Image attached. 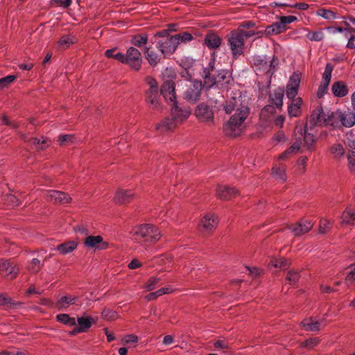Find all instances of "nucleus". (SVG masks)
Wrapping results in <instances>:
<instances>
[{"label":"nucleus","mask_w":355,"mask_h":355,"mask_svg":"<svg viewBox=\"0 0 355 355\" xmlns=\"http://www.w3.org/2000/svg\"><path fill=\"white\" fill-rule=\"evenodd\" d=\"M144 82L146 86L145 102L148 107L153 110H161L162 105L158 82L151 76H146Z\"/></svg>","instance_id":"obj_1"},{"label":"nucleus","mask_w":355,"mask_h":355,"mask_svg":"<svg viewBox=\"0 0 355 355\" xmlns=\"http://www.w3.org/2000/svg\"><path fill=\"white\" fill-rule=\"evenodd\" d=\"M132 238L137 242L155 243L162 237L159 230L152 224H141L135 227L132 232Z\"/></svg>","instance_id":"obj_2"},{"label":"nucleus","mask_w":355,"mask_h":355,"mask_svg":"<svg viewBox=\"0 0 355 355\" xmlns=\"http://www.w3.org/2000/svg\"><path fill=\"white\" fill-rule=\"evenodd\" d=\"M251 63L256 71H262L271 77L277 70L279 60L275 55L270 60H268L266 56L254 55L252 58Z\"/></svg>","instance_id":"obj_3"},{"label":"nucleus","mask_w":355,"mask_h":355,"mask_svg":"<svg viewBox=\"0 0 355 355\" xmlns=\"http://www.w3.org/2000/svg\"><path fill=\"white\" fill-rule=\"evenodd\" d=\"M168 74V78L164 79L159 89L160 96L162 95L166 101L170 102L171 104L176 101V94L175 90V83L173 78L175 77V73L166 69L164 73V76Z\"/></svg>","instance_id":"obj_4"},{"label":"nucleus","mask_w":355,"mask_h":355,"mask_svg":"<svg viewBox=\"0 0 355 355\" xmlns=\"http://www.w3.org/2000/svg\"><path fill=\"white\" fill-rule=\"evenodd\" d=\"M142 56L141 52L134 46L129 47L126 53L123 54L122 64H127L135 71H139L141 68Z\"/></svg>","instance_id":"obj_5"},{"label":"nucleus","mask_w":355,"mask_h":355,"mask_svg":"<svg viewBox=\"0 0 355 355\" xmlns=\"http://www.w3.org/2000/svg\"><path fill=\"white\" fill-rule=\"evenodd\" d=\"M244 44L245 40L237 30L230 32L228 35V44L230 46L234 58H237L239 55L243 54Z\"/></svg>","instance_id":"obj_6"},{"label":"nucleus","mask_w":355,"mask_h":355,"mask_svg":"<svg viewBox=\"0 0 355 355\" xmlns=\"http://www.w3.org/2000/svg\"><path fill=\"white\" fill-rule=\"evenodd\" d=\"M194 114L200 122L209 125L214 124V114L213 110L206 103L199 104L195 109Z\"/></svg>","instance_id":"obj_7"},{"label":"nucleus","mask_w":355,"mask_h":355,"mask_svg":"<svg viewBox=\"0 0 355 355\" xmlns=\"http://www.w3.org/2000/svg\"><path fill=\"white\" fill-rule=\"evenodd\" d=\"M19 269L17 265L8 259H0V275L9 279L17 277Z\"/></svg>","instance_id":"obj_8"},{"label":"nucleus","mask_w":355,"mask_h":355,"mask_svg":"<svg viewBox=\"0 0 355 355\" xmlns=\"http://www.w3.org/2000/svg\"><path fill=\"white\" fill-rule=\"evenodd\" d=\"M334 69V66L332 64L328 62L326 64L324 71L322 75V81L317 92V96L318 98L323 97L327 93Z\"/></svg>","instance_id":"obj_9"},{"label":"nucleus","mask_w":355,"mask_h":355,"mask_svg":"<svg viewBox=\"0 0 355 355\" xmlns=\"http://www.w3.org/2000/svg\"><path fill=\"white\" fill-rule=\"evenodd\" d=\"M202 88L201 81L195 80L191 82L184 93V99L191 103H196L200 99Z\"/></svg>","instance_id":"obj_10"},{"label":"nucleus","mask_w":355,"mask_h":355,"mask_svg":"<svg viewBox=\"0 0 355 355\" xmlns=\"http://www.w3.org/2000/svg\"><path fill=\"white\" fill-rule=\"evenodd\" d=\"M83 244L87 248L103 250L109 247V243L100 235H89L84 239Z\"/></svg>","instance_id":"obj_11"},{"label":"nucleus","mask_w":355,"mask_h":355,"mask_svg":"<svg viewBox=\"0 0 355 355\" xmlns=\"http://www.w3.org/2000/svg\"><path fill=\"white\" fill-rule=\"evenodd\" d=\"M44 197L47 201L55 204L69 203L71 200V198L67 193L56 190L47 191L44 193Z\"/></svg>","instance_id":"obj_12"},{"label":"nucleus","mask_w":355,"mask_h":355,"mask_svg":"<svg viewBox=\"0 0 355 355\" xmlns=\"http://www.w3.org/2000/svg\"><path fill=\"white\" fill-rule=\"evenodd\" d=\"M301 76L299 73H294L289 78L286 85V95L290 99H294L298 94Z\"/></svg>","instance_id":"obj_13"},{"label":"nucleus","mask_w":355,"mask_h":355,"mask_svg":"<svg viewBox=\"0 0 355 355\" xmlns=\"http://www.w3.org/2000/svg\"><path fill=\"white\" fill-rule=\"evenodd\" d=\"M173 39V36H171L169 37L162 39L157 42V48L164 57L166 55L173 54L176 50L178 47L176 44L177 42Z\"/></svg>","instance_id":"obj_14"},{"label":"nucleus","mask_w":355,"mask_h":355,"mask_svg":"<svg viewBox=\"0 0 355 355\" xmlns=\"http://www.w3.org/2000/svg\"><path fill=\"white\" fill-rule=\"evenodd\" d=\"M191 114V109L189 107H179L177 101L171 104V116L179 123L185 121Z\"/></svg>","instance_id":"obj_15"},{"label":"nucleus","mask_w":355,"mask_h":355,"mask_svg":"<svg viewBox=\"0 0 355 355\" xmlns=\"http://www.w3.org/2000/svg\"><path fill=\"white\" fill-rule=\"evenodd\" d=\"M326 119L327 116L324 113L322 107L318 106L312 112L307 124L309 125L310 128L316 125L323 126L325 125Z\"/></svg>","instance_id":"obj_16"},{"label":"nucleus","mask_w":355,"mask_h":355,"mask_svg":"<svg viewBox=\"0 0 355 355\" xmlns=\"http://www.w3.org/2000/svg\"><path fill=\"white\" fill-rule=\"evenodd\" d=\"M313 227V223L311 220L301 219L297 223L289 226L288 229L295 236H300L308 232Z\"/></svg>","instance_id":"obj_17"},{"label":"nucleus","mask_w":355,"mask_h":355,"mask_svg":"<svg viewBox=\"0 0 355 355\" xmlns=\"http://www.w3.org/2000/svg\"><path fill=\"white\" fill-rule=\"evenodd\" d=\"M218 223V217L215 214H207L201 219L199 226L202 231L210 232L216 228Z\"/></svg>","instance_id":"obj_18"},{"label":"nucleus","mask_w":355,"mask_h":355,"mask_svg":"<svg viewBox=\"0 0 355 355\" xmlns=\"http://www.w3.org/2000/svg\"><path fill=\"white\" fill-rule=\"evenodd\" d=\"M250 109L248 106H241L236 109V112L230 117V121L244 129V121L248 116Z\"/></svg>","instance_id":"obj_19"},{"label":"nucleus","mask_w":355,"mask_h":355,"mask_svg":"<svg viewBox=\"0 0 355 355\" xmlns=\"http://www.w3.org/2000/svg\"><path fill=\"white\" fill-rule=\"evenodd\" d=\"M216 194L218 198L223 200H228L238 195L239 191L234 187L218 186L216 188Z\"/></svg>","instance_id":"obj_20"},{"label":"nucleus","mask_w":355,"mask_h":355,"mask_svg":"<svg viewBox=\"0 0 355 355\" xmlns=\"http://www.w3.org/2000/svg\"><path fill=\"white\" fill-rule=\"evenodd\" d=\"M331 92L334 96L342 98L348 94L349 87L344 81L338 80L333 83Z\"/></svg>","instance_id":"obj_21"},{"label":"nucleus","mask_w":355,"mask_h":355,"mask_svg":"<svg viewBox=\"0 0 355 355\" xmlns=\"http://www.w3.org/2000/svg\"><path fill=\"white\" fill-rule=\"evenodd\" d=\"M134 198L135 195L132 191L120 189L116 191L114 200L117 204L123 205L130 202Z\"/></svg>","instance_id":"obj_22"},{"label":"nucleus","mask_w":355,"mask_h":355,"mask_svg":"<svg viewBox=\"0 0 355 355\" xmlns=\"http://www.w3.org/2000/svg\"><path fill=\"white\" fill-rule=\"evenodd\" d=\"M221 38L214 33H208L204 39V44L209 49H216L221 45Z\"/></svg>","instance_id":"obj_23"},{"label":"nucleus","mask_w":355,"mask_h":355,"mask_svg":"<svg viewBox=\"0 0 355 355\" xmlns=\"http://www.w3.org/2000/svg\"><path fill=\"white\" fill-rule=\"evenodd\" d=\"M214 70V60L210 61L207 65V67H204L201 73L202 77L204 79L205 85L207 87L213 86L212 79L214 75L212 74Z\"/></svg>","instance_id":"obj_24"},{"label":"nucleus","mask_w":355,"mask_h":355,"mask_svg":"<svg viewBox=\"0 0 355 355\" xmlns=\"http://www.w3.org/2000/svg\"><path fill=\"white\" fill-rule=\"evenodd\" d=\"M340 121L341 126L352 127L355 124V113L350 110L340 111Z\"/></svg>","instance_id":"obj_25"},{"label":"nucleus","mask_w":355,"mask_h":355,"mask_svg":"<svg viewBox=\"0 0 355 355\" xmlns=\"http://www.w3.org/2000/svg\"><path fill=\"white\" fill-rule=\"evenodd\" d=\"M302 99L300 97L292 99L288 106V114L291 117H297L301 114Z\"/></svg>","instance_id":"obj_26"},{"label":"nucleus","mask_w":355,"mask_h":355,"mask_svg":"<svg viewBox=\"0 0 355 355\" xmlns=\"http://www.w3.org/2000/svg\"><path fill=\"white\" fill-rule=\"evenodd\" d=\"M77 299L78 297L75 295H64L58 299L55 304L59 310H64L74 304Z\"/></svg>","instance_id":"obj_27"},{"label":"nucleus","mask_w":355,"mask_h":355,"mask_svg":"<svg viewBox=\"0 0 355 355\" xmlns=\"http://www.w3.org/2000/svg\"><path fill=\"white\" fill-rule=\"evenodd\" d=\"M342 225H354L355 221V208L347 207L341 216Z\"/></svg>","instance_id":"obj_28"},{"label":"nucleus","mask_w":355,"mask_h":355,"mask_svg":"<svg viewBox=\"0 0 355 355\" xmlns=\"http://www.w3.org/2000/svg\"><path fill=\"white\" fill-rule=\"evenodd\" d=\"M223 128L225 134L232 137L239 136L243 131V128L236 125V123H234L233 121H230V120L225 125H224Z\"/></svg>","instance_id":"obj_29"},{"label":"nucleus","mask_w":355,"mask_h":355,"mask_svg":"<svg viewBox=\"0 0 355 355\" xmlns=\"http://www.w3.org/2000/svg\"><path fill=\"white\" fill-rule=\"evenodd\" d=\"M230 80V76L227 70H220L218 73L213 76L212 82L213 85H220L224 86L227 85Z\"/></svg>","instance_id":"obj_30"},{"label":"nucleus","mask_w":355,"mask_h":355,"mask_svg":"<svg viewBox=\"0 0 355 355\" xmlns=\"http://www.w3.org/2000/svg\"><path fill=\"white\" fill-rule=\"evenodd\" d=\"M286 166L282 164L275 165L272 168L271 174L274 178L282 182L286 180Z\"/></svg>","instance_id":"obj_31"},{"label":"nucleus","mask_w":355,"mask_h":355,"mask_svg":"<svg viewBox=\"0 0 355 355\" xmlns=\"http://www.w3.org/2000/svg\"><path fill=\"white\" fill-rule=\"evenodd\" d=\"M96 322V318L87 316L85 315L82 317H78L77 319V322L79 325L78 327L83 329V332L87 331V330L92 327V324H95Z\"/></svg>","instance_id":"obj_32"},{"label":"nucleus","mask_w":355,"mask_h":355,"mask_svg":"<svg viewBox=\"0 0 355 355\" xmlns=\"http://www.w3.org/2000/svg\"><path fill=\"white\" fill-rule=\"evenodd\" d=\"M179 123L175 120L173 117H168L164 119L159 124L157 125V129L161 132H166L174 129Z\"/></svg>","instance_id":"obj_33"},{"label":"nucleus","mask_w":355,"mask_h":355,"mask_svg":"<svg viewBox=\"0 0 355 355\" xmlns=\"http://www.w3.org/2000/svg\"><path fill=\"white\" fill-rule=\"evenodd\" d=\"M284 90L282 88H278L270 96L271 102L275 105L276 107L282 108L283 105V98Z\"/></svg>","instance_id":"obj_34"},{"label":"nucleus","mask_w":355,"mask_h":355,"mask_svg":"<svg viewBox=\"0 0 355 355\" xmlns=\"http://www.w3.org/2000/svg\"><path fill=\"white\" fill-rule=\"evenodd\" d=\"M285 31L284 26H283L280 21H279L266 26L265 33L266 35L270 36L282 33Z\"/></svg>","instance_id":"obj_35"},{"label":"nucleus","mask_w":355,"mask_h":355,"mask_svg":"<svg viewBox=\"0 0 355 355\" xmlns=\"http://www.w3.org/2000/svg\"><path fill=\"white\" fill-rule=\"evenodd\" d=\"M322 320L320 322L315 320L313 318H309L304 320L302 322V324L305 330L310 331H318L320 328V325Z\"/></svg>","instance_id":"obj_36"},{"label":"nucleus","mask_w":355,"mask_h":355,"mask_svg":"<svg viewBox=\"0 0 355 355\" xmlns=\"http://www.w3.org/2000/svg\"><path fill=\"white\" fill-rule=\"evenodd\" d=\"M325 125H331L334 128L341 127L340 121V110H337L327 115Z\"/></svg>","instance_id":"obj_37"},{"label":"nucleus","mask_w":355,"mask_h":355,"mask_svg":"<svg viewBox=\"0 0 355 355\" xmlns=\"http://www.w3.org/2000/svg\"><path fill=\"white\" fill-rule=\"evenodd\" d=\"M144 54L148 63L153 66H156L160 61V56L151 50L150 47H145Z\"/></svg>","instance_id":"obj_38"},{"label":"nucleus","mask_w":355,"mask_h":355,"mask_svg":"<svg viewBox=\"0 0 355 355\" xmlns=\"http://www.w3.org/2000/svg\"><path fill=\"white\" fill-rule=\"evenodd\" d=\"M78 246L77 242L70 241L64 242L57 246V250L62 254H65L73 251Z\"/></svg>","instance_id":"obj_39"},{"label":"nucleus","mask_w":355,"mask_h":355,"mask_svg":"<svg viewBox=\"0 0 355 355\" xmlns=\"http://www.w3.org/2000/svg\"><path fill=\"white\" fill-rule=\"evenodd\" d=\"M307 128H308V124L306 123L305 125V130H304V134L302 133V128H300V130L299 131L300 136L299 137H301V140L303 139L304 145L306 146L308 148H310L313 146V145L315 142V139H314V136L313 134L306 132Z\"/></svg>","instance_id":"obj_40"},{"label":"nucleus","mask_w":355,"mask_h":355,"mask_svg":"<svg viewBox=\"0 0 355 355\" xmlns=\"http://www.w3.org/2000/svg\"><path fill=\"white\" fill-rule=\"evenodd\" d=\"M245 106L242 105L241 100L239 98H233L232 99L227 101L224 106V110L227 114L231 113L233 110H236L238 107Z\"/></svg>","instance_id":"obj_41"},{"label":"nucleus","mask_w":355,"mask_h":355,"mask_svg":"<svg viewBox=\"0 0 355 355\" xmlns=\"http://www.w3.org/2000/svg\"><path fill=\"white\" fill-rule=\"evenodd\" d=\"M148 39L147 34H137L132 36L130 42L135 46L141 47L147 44Z\"/></svg>","instance_id":"obj_42"},{"label":"nucleus","mask_w":355,"mask_h":355,"mask_svg":"<svg viewBox=\"0 0 355 355\" xmlns=\"http://www.w3.org/2000/svg\"><path fill=\"white\" fill-rule=\"evenodd\" d=\"M56 320L58 322L69 327L76 325V321L75 318H71L69 316V315L66 313H60L57 315Z\"/></svg>","instance_id":"obj_43"},{"label":"nucleus","mask_w":355,"mask_h":355,"mask_svg":"<svg viewBox=\"0 0 355 355\" xmlns=\"http://www.w3.org/2000/svg\"><path fill=\"white\" fill-rule=\"evenodd\" d=\"M173 36L174 37L173 40L177 42L176 44L178 46L182 43L190 42L193 38L192 35L188 32H182Z\"/></svg>","instance_id":"obj_44"},{"label":"nucleus","mask_w":355,"mask_h":355,"mask_svg":"<svg viewBox=\"0 0 355 355\" xmlns=\"http://www.w3.org/2000/svg\"><path fill=\"white\" fill-rule=\"evenodd\" d=\"M306 37L312 42H320L324 39V34L322 30L309 31L306 35Z\"/></svg>","instance_id":"obj_45"},{"label":"nucleus","mask_w":355,"mask_h":355,"mask_svg":"<svg viewBox=\"0 0 355 355\" xmlns=\"http://www.w3.org/2000/svg\"><path fill=\"white\" fill-rule=\"evenodd\" d=\"M275 112V107L272 105H266L260 112V118L268 121L270 115Z\"/></svg>","instance_id":"obj_46"},{"label":"nucleus","mask_w":355,"mask_h":355,"mask_svg":"<svg viewBox=\"0 0 355 355\" xmlns=\"http://www.w3.org/2000/svg\"><path fill=\"white\" fill-rule=\"evenodd\" d=\"M317 14L318 16H320L327 20H334L336 19V13L331 10L320 8L317 10Z\"/></svg>","instance_id":"obj_47"},{"label":"nucleus","mask_w":355,"mask_h":355,"mask_svg":"<svg viewBox=\"0 0 355 355\" xmlns=\"http://www.w3.org/2000/svg\"><path fill=\"white\" fill-rule=\"evenodd\" d=\"M332 222L327 218H323L320 220L319 232L320 234H325L329 232L332 227Z\"/></svg>","instance_id":"obj_48"},{"label":"nucleus","mask_w":355,"mask_h":355,"mask_svg":"<svg viewBox=\"0 0 355 355\" xmlns=\"http://www.w3.org/2000/svg\"><path fill=\"white\" fill-rule=\"evenodd\" d=\"M74 39L75 37L70 35H63L58 41V44L60 46L66 49L74 43Z\"/></svg>","instance_id":"obj_49"},{"label":"nucleus","mask_w":355,"mask_h":355,"mask_svg":"<svg viewBox=\"0 0 355 355\" xmlns=\"http://www.w3.org/2000/svg\"><path fill=\"white\" fill-rule=\"evenodd\" d=\"M270 264L275 268H280L282 269L286 268L289 265L290 262L283 257L279 259H273L270 261Z\"/></svg>","instance_id":"obj_50"},{"label":"nucleus","mask_w":355,"mask_h":355,"mask_svg":"<svg viewBox=\"0 0 355 355\" xmlns=\"http://www.w3.org/2000/svg\"><path fill=\"white\" fill-rule=\"evenodd\" d=\"M319 338L317 337L309 338L300 343V347L312 349L319 343Z\"/></svg>","instance_id":"obj_51"},{"label":"nucleus","mask_w":355,"mask_h":355,"mask_svg":"<svg viewBox=\"0 0 355 355\" xmlns=\"http://www.w3.org/2000/svg\"><path fill=\"white\" fill-rule=\"evenodd\" d=\"M300 277L299 272L295 270H289L287 272L286 280L289 284H295Z\"/></svg>","instance_id":"obj_52"},{"label":"nucleus","mask_w":355,"mask_h":355,"mask_svg":"<svg viewBox=\"0 0 355 355\" xmlns=\"http://www.w3.org/2000/svg\"><path fill=\"white\" fill-rule=\"evenodd\" d=\"M116 49H107L105 52V55L107 58H114L120 62L122 63V60H123V53H115Z\"/></svg>","instance_id":"obj_53"},{"label":"nucleus","mask_w":355,"mask_h":355,"mask_svg":"<svg viewBox=\"0 0 355 355\" xmlns=\"http://www.w3.org/2000/svg\"><path fill=\"white\" fill-rule=\"evenodd\" d=\"M42 267V264L39 259H33L28 264V270L33 273H37L41 270Z\"/></svg>","instance_id":"obj_54"},{"label":"nucleus","mask_w":355,"mask_h":355,"mask_svg":"<svg viewBox=\"0 0 355 355\" xmlns=\"http://www.w3.org/2000/svg\"><path fill=\"white\" fill-rule=\"evenodd\" d=\"M31 144L34 146L36 148L43 150L46 148V140L40 139L36 137H32L27 141Z\"/></svg>","instance_id":"obj_55"},{"label":"nucleus","mask_w":355,"mask_h":355,"mask_svg":"<svg viewBox=\"0 0 355 355\" xmlns=\"http://www.w3.org/2000/svg\"><path fill=\"white\" fill-rule=\"evenodd\" d=\"M160 280V277H157L155 276L151 277L146 282L144 288H146L148 291H153L156 288L157 284L159 282Z\"/></svg>","instance_id":"obj_56"},{"label":"nucleus","mask_w":355,"mask_h":355,"mask_svg":"<svg viewBox=\"0 0 355 355\" xmlns=\"http://www.w3.org/2000/svg\"><path fill=\"white\" fill-rule=\"evenodd\" d=\"M301 147V137H297L295 139V141L293 144L291 146H290L288 149L286 150V153L288 155L291 154L296 153L298 152Z\"/></svg>","instance_id":"obj_57"},{"label":"nucleus","mask_w":355,"mask_h":355,"mask_svg":"<svg viewBox=\"0 0 355 355\" xmlns=\"http://www.w3.org/2000/svg\"><path fill=\"white\" fill-rule=\"evenodd\" d=\"M331 153L336 157H340L344 155L345 150L340 144H335L331 148Z\"/></svg>","instance_id":"obj_58"},{"label":"nucleus","mask_w":355,"mask_h":355,"mask_svg":"<svg viewBox=\"0 0 355 355\" xmlns=\"http://www.w3.org/2000/svg\"><path fill=\"white\" fill-rule=\"evenodd\" d=\"M16 78L15 75H9L0 78V89L11 84Z\"/></svg>","instance_id":"obj_59"},{"label":"nucleus","mask_w":355,"mask_h":355,"mask_svg":"<svg viewBox=\"0 0 355 355\" xmlns=\"http://www.w3.org/2000/svg\"><path fill=\"white\" fill-rule=\"evenodd\" d=\"M102 316L107 320H113L117 318V313L109 309H104L102 311Z\"/></svg>","instance_id":"obj_60"},{"label":"nucleus","mask_w":355,"mask_h":355,"mask_svg":"<svg viewBox=\"0 0 355 355\" xmlns=\"http://www.w3.org/2000/svg\"><path fill=\"white\" fill-rule=\"evenodd\" d=\"M279 19L282 24L283 26H284L285 30L287 29L286 25L291 24L293 21H295L297 20V17L290 15V16H282L279 17Z\"/></svg>","instance_id":"obj_61"},{"label":"nucleus","mask_w":355,"mask_h":355,"mask_svg":"<svg viewBox=\"0 0 355 355\" xmlns=\"http://www.w3.org/2000/svg\"><path fill=\"white\" fill-rule=\"evenodd\" d=\"M349 268L350 270L346 275L345 282L347 284H352L355 282V265H350Z\"/></svg>","instance_id":"obj_62"},{"label":"nucleus","mask_w":355,"mask_h":355,"mask_svg":"<svg viewBox=\"0 0 355 355\" xmlns=\"http://www.w3.org/2000/svg\"><path fill=\"white\" fill-rule=\"evenodd\" d=\"M73 139L72 135H60L58 141L60 145H69L72 143Z\"/></svg>","instance_id":"obj_63"},{"label":"nucleus","mask_w":355,"mask_h":355,"mask_svg":"<svg viewBox=\"0 0 355 355\" xmlns=\"http://www.w3.org/2000/svg\"><path fill=\"white\" fill-rule=\"evenodd\" d=\"M347 159L349 162V167L351 171L355 174V152L351 151L347 155Z\"/></svg>","instance_id":"obj_64"}]
</instances>
